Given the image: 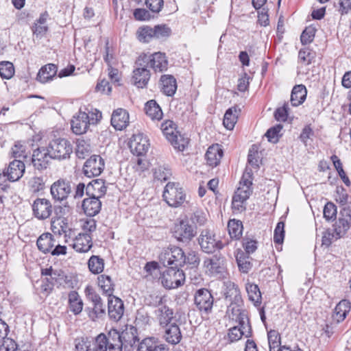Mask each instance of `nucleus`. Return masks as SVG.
I'll use <instances>...</instances> for the list:
<instances>
[{
	"label": "nucleus",
	"mask_w": 351,
	"mask_h": 351,
	"mask_svg": "<svg viewBox=\"0 0 351 351\" xmlns=\"http://www.w3.org/2000/svg\"><path fill=\"white\" fill-rule=\"evenodd\" d=\"M47 147L53 160L69 159L73 153V145L69 140L64 138L51 140Z\"/></svg>",
	"instance_id": "1"
},
{
	"label": "nucleus",
	"mask_w": 351,
	"mask_h": 351,
	"mask_svg": "<svg viewBox=\"0 0 351 351\" xmlns=\"http://www.w3.org/2000/svg\"><path fill=\"white\" fill-rule=\"evenodd\" d=\"M172 234L177 241L186 245L197 234L196 228L187 219H182L174 224Z\"/></svg>",
	"instance_id": "2"
},
{
	"label": "nucleus",
	"mask_w": 351,
	"mask_h": 351,
	"mask_svg": "<svg viewBox=\"0 0 351 351\" xmlns=\"http://www.w3.org/2000/svg\"><path fill=\"white\" fill-rule=\"evenodd\" d=\"M85 293L88 300L93 304V307H86L85 308V311L87 313L89 318L93 321H95L97 319L104 317L106 314V306L100 295L89 287L86 288Z\"/></svg>",
	"instance_id": "3"
},
{
	"label": "nucleus",
	"mask_w": 351,
	"mask_h": 351,
	"mask_svg": "<svg viewBox=\"0 0 351 351\" xmlns=\"http://www.w3.org/2000/svg\"><path fill=\"white\" fill-rule=\"evenodd\" d=\"M164 200L171 207L180 206L186 199V194L178 183L168 182L163 191Z\"/></svg>",
	"instance_id": "4"
},
{
	"label": "nucleus",
	"mask_w": 351,
	"mask_h": 351,
	"mask_svg": "<svg viewBox=\"0 0 351 351\" xmlns=\"http://www.w3.org/2000/svg\"><path fill=\"white\" fill-rule=\"evenodd\" d=\"M198 243L202 251L206 254H213L224 247L226 243L215 239V234L208 229L203 230L199 237Z\"/></svg>",
	"instance_id": "5"
},
{
	"label": "nucleus",
	"mask_w": 351,
	"mask_h": 351,
	"mask_svg": "<svg viewBox=\"0 0 351 351\" xmlns=\"http://www.w3.org/2000/svg\"><path fill=\"white\" fill-rule=\"evenodd\" d=\"M206 273L213 277L221 278L226 272V258L220 253L204 261Z\"/></svg>",
	"instance_id": "6"
},
{
	"label": "nucleus",
	"mask_w": 351,
	"mask_h": 351,
	"mask_svg": "<svg viewBox=\"0 0 351 351\" xmlns=\"http://www.w3.org/2000/svg\"><path fill=\"white\" fill-rule=\"evenodd\" d=\"M184 252L178 246L173 245L168 248L160 257L163 265L167 267L180 269L184 265Z\"/></svg>",
	"instance_id": "7"
},
{
	"label": "nucleus",
	"mask_w": 351,
	"mask_h": 351,
	"mask_svg": "<svg viewBox=\"0 0 351 351\" xmlns=\"http://www.w3.org/2000/svg\"><path fill=\"white\" fill-rule=\"evenodd\" d=\"M160 280L162 285L166 289H176L184 284L185 274L180 269L168 267L163 271Z\"/></svg>",
	"instance_id": "8"
},
{
	"label": "nucleus",
	"mask_w": 351,
	"mask_h": 351,
	"mask_svg": "<svg viewBox=\"0 0 351 351\" xmlns=\"http://www.w3.org/2000/svg\"><path fill=\"white\" fill-rule=\"evenodd\" d=\"M145 62L140 56L135 61V69L132 77V83L138 88H144L150 79V71L147 69Z\"/></svg>",
	"instance_id": "9"
},
{
	"label": "nucleus",
	"mask_w": 351,
	"mask_h": 351,
	"mask_svg": "<svg viewBox=\"0 0 351 351\" xmlns=\"http://www.w3.org/2000/svg\"><path fill=\"white\" fill-rule=\"evenodd\" d=\"M214 298L210 291L205 288L199 289L194 295V304L202 313L208 315L212 312Z\"/></svg>",
	"instance_id": "10"
},
{
	"label": "nucleus",
	"mask_w": 351,
	"mask_h": 351,
	"mask_svg": "<svg viewBox=\"0 0 351 351\" xmlns=\"http://www.w3.org/2000/svg\"><path fill=\"white\" fill-rule=\"evenodd\" d=\"M74 186L72 182L60 178L52 184L50 192L54 200L61 202L67 199Z\"/></svg>",
	"instance_id": "11"
},
{
	"label": "nucleus",
	"mask_w": 351,
	"mask_h": 351,
	"mask_svg": "<svg viewBox=\"0 0 351 351\" xmlns=\"http://www.w3.org/2000/svg\"><path fill=\"white\" fill-rule=\"evenodd\" d=\"M139 56L143 59L146 65L155 72H163L168 68V60L164 53L156 52L151 55L143 53Z\"/></svg>",
	"instance_id": "12"
},
{
	"label": "nucleus",
	"mask_w": 351,
	"mask_h": 351,
	"mask_svg": "<svg viewBox=\"0 0 351 351\" xmlns=\"http://www.w3.org/2000/svg\"><path fill=\"white\" fill-rule=\"evenodd\" d=\"M105 162L99 155H93L83 165V173L88 178L99 176L104 171Z\"/></svg>",
	"instance_id": "13"
},
{
	"label": "nucleus",
	"mask_w": 351,
	"mask_h": 351,
	"mask_svg": "<svg viewBox=\"0 0 351 351\" xmlns=\"http://www.w3.org/2000/svg\"><path fill=\"white\" fill-rule=\"evenodd\" d=\"M340 215L339 219L333 224L332 228L337 238L344 237L351 227V209L349 207L343 208Z\"/></svg>",
	"instance_id": "14"
},
{
	"label": "nucleus",
	"mask_w": 351,
	"mask_h": 351,
	"mask_svg": "<svg viewBox=\"0 0 351 351\" xmlns=\"http://www.w3.org/2000/svg\"><path fill=\"white\" fill-rule=\"evenodd\" d=\"M53 159L47 147H40L34 149L32 156L31 162L38 170L47 168L50 160Z\"/></svg>",
	"instance_id": "15"
},
{
	"label": "nucleus",
	"mask_w": 351,
	"mask_h": 351,
	"mask_svg": "<svg viewBox=\"0 0 351 351\" xmlns=\"http://www.w3.org/2000/svg\"><path fill=\"white\" fill-rule=\"evenodd\" d=\"M149 145V139L141 133L134 134L129 142L131 152L137 156L145 154Z\"/></svg>",
	"instance_id": "16"
},
{
	"label": "nucleus",
	"mask_w": 351,
	"mask_h": 351,
	"mask_svg": "<svg viewBox=\"0 0 351 351\" xmlns=\"http://www.w3.org/2000/svg\"><path fill=\"white\" fill-rule=\"evenodd\" d=\"M32 210L35 217L43 220L51 216L53 212V207L49 199L37 198L32 204Z\"/></svg>",
	"instance_id": "17"
},
{
	"label": "nucleus",
	"mask_w": 351,
	"mask_h": 351,
	"mask_svg": "<svg viewBox=\"0 0 351 351\" xmlns=\"http://www.w3.org/2000/svg\"><path fill=\"white\" fill-rule=\"evenodd\" d=\"M124 313L123 302L118 297L112 295L108 298V314L110 319L119 321Z\"/></svg>",
	"instance_id": "18"
},
{
	"label": "nucleus",
	"mask_w": 351,
	"mask_h": 351,
	"mask_svg": "<svg viewBox=\"0 0 351 351\" xmlns=\"http://www.w3.org/2000/svg\"><path fill=\"white\" fill-rule=\"evenodd\" d=\"M25 162L22 160L14 159L10 162L5 171H3L4 176L11 182L19 180L23 175L25 169Z\"/></svg>",
	"instance_id": "19"
},
{
	"label": "nucleus",
	"mask_w": 351,
	"mask_h": 351,
	"mask_svg": "<svg viewBox=\"0 0 351 351\" xmlns=\"http://www.w3.org/2000/svg\"><path fill=\"white\" fill-rule=\"evenodd\" d=\"M87 116L85 112L80 110L78 113L73 116L71 122V130L77 135H81L86 133L90 126V122L87 121Z\"/></svg>",
	"instance_id": "20"
},
{
	"label": "nucleus",
	"mask_w": 351,
	"mask_h": 351,
	"mask_svg": "<svg viewBox=\"0 0 351 351\" xmlns=\"http://www.w3.org/2000/svg\"><path fill=\"white\" fill-rule=\"evenodd\" d=\"M252 176L253 173L252 170L246 168L241 180L239 182V186L235 193L242 195V198L248 199L252 193Z\"/></svg>",
	"instance_id": "21"
},
{
	"label": "nucleus",
	"mask_w": 351,
	"mask_h": 351,
	"mask_svg": "<svg viewBox=\"0 0 351 351\" xmlns=\"http://www.w3.org/2000/svg\"><path fill=\"white\" fill-rule=\"evenodd\" d=\"M111 125L117 130L125 129L129 123V113L123 108L114 110L111 116Z\"/></svg>",
	"instance_id": "22"
},
{
	"label": "nucleus",
	"mask_w": 351,
	"mask_h": 351,
	"mask_svg": "<svg viewBox=\"0 0 351 351\" xmlns=\"http://www.w3.org/2000/svg\"><path fill=\"white\" fill-rule=\"evenodd\" d=\"M121 341L123 342V348L129 350L130 348L139 341L137 328L130 326L120 332Z\"/></svg>",
	"instance_id": "23"
},
{
	"label": "nucleus",
	"mask_w": 351,
	"mask_h": 351,
	"mask_svg": "<svg viewBox=\"0 0 351 351\" xmlns=\"http://www.w3.org/2000/svg\"><path fill=\"white\" fill-rule=\"evenodd\" d=\"M224 297L226 301L229 302L243 303L240 289L237 285L232 281L224 282Z\"/></svg>",
	"instance_id": "24"
},
{
	"label": "nucleus",
	"mask_w": 351,
	"mask_h": 351,
	"mask_svg": "<svg viewBox=\"0 0 351 351\" xmlns=\"http://www.w3.org/2000/svg\"><path fill=\"white\" fill-rule=\"evenodd\" d=\"M156 319L160 326H165L169 324L173 319V311L164 303L154 311Z\"/></svg>",
	"instance_id": "25"
},
{
	"label": "nucleus",
	"mask_w": 351,
	"mask_h": 351,
	"mask_svg": "<svg viewBox=\"0 0 351 351\" xmlns=\"http://www.w3.org/2000/svg\"><path fill=\"white\" fill-rule=\"evenodd\" d=\"M107 186L103 179H95L90 182L86 187V194L88 196L101 197L105 195Z\"/></svg>",
	"instance_id": "26"
},
{
	"label": "nucleus",
	"mask_w": 351,
	"mask_h": 351,
	"mask_svg": "<svg viewBox=\"0 0 351 351\" xmlns=\"http://www.w3.org/2000/svg\"><path fill=\"white\" fill-rule=\"evenodd\" d=\"M161 92L168 96L172 97L177 90V81L171 75H162L160 79Z\"/></svg>",
	"instance_id": "27"
},
{
	"label": "nucleus",
	"mask_w": 351,
	"mask_h": 351,
	"mask_svg": "<svg viewBox=\"0 0 351 351\" xmlns=\"http://www.w3.org/2000/svg\"><path fill=\"white\" fill-rule=\"evenodd\" d=\"M99 198L100 197L94 196H88V197L83 200L82 208L86 215L94 217L100 212L101 202Z\"/></svg>",
	"instance_id": "28"
},
{
	"label": "nucleus",
	"mask_w": 351,
	"mask_h": 351,
	"mask_svg": "<svg viewBox=\"0 0 351 351\" xmlns=\"http://www.w3.org/2000/svg\"><path fill=\"white\" fill-rule=\"evenodd\" d=\"M71 245L76 252H86L93 245L92 237L88 233L79 234Z\"/></svg>",
	"instance_id": "29"
},
{
	"label": "nucleus",
	"mask_w": 351,
	"mask_h": 351,
	"mask_svg": "<svg viewBox=\"0 0 351 351\" xmlns=\"http://www.w3.org/2000/svg\"><path fill=\"white\" fill-rule=\"evenodd\" d=\"M350 311V303L347 300H341L335 306L332 314V320L337 325L343 322Z\"/></svg>",
	"instance_id": "30"
},
{
	"label": "nucleus",
	"mask_w": 351,
	"mask_h": 351,
	"mask_svg": "<svg viewBox=\"0 0 351 351\" xmlns=\"http://www.w3.org/2000/svg\"><path fill=\"white\" fill-rule=\"evenodd\" d=\"M223 155V152L218 144L210 146L205 154L207 164L212 167H217L220 163Z\"/></svg>",
	"instance_id": "31"
},
{
	"label": "nucleus",
	"mask_w": 351,
	"mask_h": 351,
	"mask_svg": "<svg viewBox=\"0 0 351 351\" xmlns=\"http://www.w3.org/2000/svg\"><path fill=\"white\" fill-rule=\"evenodd\" d=\"M163 327L165 328L164 337L168 343L176 345L180 342L182 334L178 324L170 323Z\"/></svg>",
	"instance_id": "32"
},
{
	"label": "nucleus",
	"mask_w": 351,
	"mask_h": 351,
	"mask_svg": "<svg viewBox=\"0 0 351 351\" xmlns=\"http://www.w3.org/2000/svg\"><path fill=\"white\" fill-rule=\"evenodd\" d=\"M137 351H169L167 346L159 343L154 337L144 339L138 346Z\"/></svg>",
	"instance_id": "33"
},
{
	"label": "nucleus",
	"mask_w": 351,
	"mask_h": 351,
	"mask_svg": "<svg viewBox=\"0 0 351 351\" xmlns=\"http://www.w3.org/2000/svg\"><path fill=\"white\" fill-rule=\"evenodd\" d=\"M307 90L304 85L298 84L293 86L291 93V104L297 107L302 104L306 99Z\"/></svg>",
	"instance_id": "34"
},
{
	"label": "nucleus",
	"mask_w": 351,
	"mask_h": 351,
	"mask_svg": "<svg viewBox=\"0 0 351 351\" xmlns=\"http://www.w3.org/2000/svg\"><path fill=\"white\" fill-rule=\"evenodd\" d=\"M108 341V351H122L123 342L121 341L120 332L115 330L111 329L107 335H106Z\"/></svg>",
	"instance_id": "35"
},
{
	"label": "nucleus",
	"mask_w": 351,
	"mask_h": 351,
	"mask_svg": "<svg viewBox=\"0 0 351 351\" xmlns=\"http://www.w3.org/2000/svg\"><path fill=\"white\" fill-rule=\"evenodd\" d=\"M56 241L51 233L42 234L37 239L36 245L38 250L45 253H49L55 245Z\"/></svg>",
	"instance_id": "36"
},
{
	"label": "nucleus",
	"mask_w": 351,
	"mask_h": 351,
	"mask_svg": "<svg viewBox=\"0 0 351 351\" xmlns=\"http://www.w3.org/2000/svg\"><path fill=\"white\" fill-rule=\"evenodd\" d=\"M57 66L54 64H47L41 67L39 70L36 80L41 83L47 82L51 80L57 73Z\"/></svg>",
	"instance_id": "37"
},
{
	"label": "nucleus",
	"mask_w": 351,
	"mask_h": 351,
	"mask_svg": "<svg viewBox=\"0 0 351 351\" xmlns=\"http://www.w3.org/2000/svg\"><path fill=\"white\" fill-rule=\"evenodd\" d=\"M240 109L237 110V106L228 108L223 117V123L228 130H232L237 121Z\"/></svg>",
	"instance_id": "38"
},
{
	"label": "nucleus",
	"mask_w": 351,
	"mask_h": 351,
	"mask_svg": "<svg viewBox=\"0 0 351 351\" xmlns=\"http://www.w3.org/2000/svg\"><path fill=\"white\" fill-rule=\"evenodd\" d=\"M98 285L108 297L113 295L114 284L108 275L101 274L98 276Z\"/></svg>",
	"instance_id": "39"
},
{
	"label": "nucleus",
	"mask_w": 351,
	"mask_h": 351,
	"mask_svg": "<svg viewBox=\"0 0 351 351\" xmlns=\"http://www.w3.org/2000/svg\"><path fill=\"white\" fill-rule=\"evenodd\" d=\"M145 111L152 120H160L163 115L160 106L155 100H149L145 104Z\"/></svg>",
	"instance_id": "40"
},
{
	"label": "nucleus",
	"mask_w": 351,
	"mask_h": 351,
	"mask_svg": "<svg viewBox=\"0 0 351 351\" xmlns=\"http://www.w3.org/2000/svg\"><path fill=\"white\" fill-rule=\"evenodd\" d=\"M243 302H229L227 308V314L232 319L238 320V319L247 314V312L243 308Z\"/></svg>",
	"instance_id": "41"
},
{
	"label": "nucleus",
	"mask_w": 351,
	"mask_h": 351,
	"mask_svg": "<svg viewBox=\"0 0 351 351\" xmlns=\"http://www.w3.org/2000/svg\"><path fill=\"white\" fill-rule=\"evenodd\" d=\"M69 308L75 315L80 313L83 308V302L76 291H71L69 294Z\"/></svg>",
	"instance_id": "42"
},
{
	"label": "nucleus",
	"mask_w": 351,
	"mask_h": 351,
	"mask_svg": "<svg viewBox=\"0 0 351 351\" xmlns=\"http://www.w3.org/2000/svg\"><path fill=\"white\" fill-rule=\"evenodd\" d=\"M136 37L141 43H149L154 38V27L148 25H143L138 28Z\"/></svg>",
	"instance_id": "43"
},
{
	"label": "nucleus",
	"mask_w": 351,
	"mask_h": 351,
	"mask_svg": "<svg viewBox=\"0 0 351 351\" xmlns=\"http://www.w3.org/2000/svg\"><path fill=\"white\" fill-rule=\"evenodd\" d=\"M89 270L95 274L101 273L104 269V260L99 256L93 255L88 261Z\"/></svg>",
	"instance_id": "44"
},
{
	"label": "nucleus",
	"mask_w": 351,
	"mask_h": 351,
	"mask_svg": "<svg viewBox=\"0 0 351 351\" xmlns=\"http://www.w3.org/2000/svg\"><path fill=\"white\" fill-rule=\"evenodd\" d=\"M228 230L232 239H239L242 234V222L236 219L230 220L228 223Z\"/></svg>",
	"instance_id": "45"
},
{
	"label": "nucleus",
	"mask_w": 351,
	"mask_h": 351,
	"mask_svg": "<svg viewBox=\"0 0 351 351\" xmlns=\"http://www.w3.org/2000/svg\"><path fill=\"white\" fill-rule=\"evenodd\" d=\"M246 291L250 300L252 301L255 306H258L261 303V293L257 285L253 283L247 284Z\"/></svg>",
	"instance_id": "46"
},
{
	"label": "nucleus",
	"mask_w": 351,
	"mask_h": 351,
	"mask_svg": "<svg viewBox=\"0 0 351 351\" xmlns=\"http://www.w3.org/2000/svg\"><path fill=\"white\" fill-rule=\"evenodd\" d=\"M91 351H107L108 350V341L106 334L98 335L94 340H91Z\"/></svg>",
	"instance_id": "47"
},
{
	"label": "nucleus",
	"mask_w": 351,
	"mask_h": 351,
	"mask_svg": "<svg viewBox=\"0 0 351 351\" xmlns=\"http://www.w3.org/2000/svg\"><path fill=\"white\" fill-rule=\"evenodd\" d=\"M160 129L163 134L167 138L171 141L174 137H176V124L171 120H166L162 123Z\"/></svg>",
	"instance_id": "48"
},
{
	"label": "nucleus",
	"mask_w": 351,
	"mask_h": 351,
	"mask_svg": "<svg viewBox=\"0 0 351 351\" xmlns=\"http://www.w3.org/2000/svg\"><path fill=\"white\" fill-rule=\"evenodd\" d=\"M315 57L316 53L308 47L301 49L298 53L300 61L305 65H309L314 62Z\"/></svg>",
	"instance_id": "49"
},
{
	"label": "nucleus",
	"mask_w": 351,
	"mask_h": 351,
	"mask_svg": "<svg viewBox=\"0 0 351 351\" xmlns=\"http://www.w3.org/2000/svg\"><path fill=\"white\" fill-rule=\"evenodd\" d=\"M249 256L244 252H239L236 256V261L239 270L243 273H247L252 267Z\"/></svg>",
	"instance_id": "50"
},
{
	"label": "nucleus",
	"mask_w": 351,
	"mask_h": 351,
	"mask_svg": "<svg viewBox=\"0 0 351 351\" xmlns=\"http://www.w3.org/2000/svg\"><path fill=\"white\" fill-rule=\"evenodd\" d=\"M189 221V223L193 225V226H195L197 228V226H202L204 225L207 219L205 213L202 210H195L190 216L189 219H187Z\"/></svg>",
	"instance_id": "51"
},
{
	"label": "nucleus",
	"mask_w": 351,
	"mask_h": 351,
	"mask_svg": "<svg viewBox=\"0 0 351 351\" xmlns=\"http://www.w3.org/2000/svg\"><path fill=\"white\" fill-rule=\"evenodd\" d=\"M269 351H277L278 348H282L280 346V335L278 331L271 330L267 333Z\"/></svg>",
	"instance_id": "52"
},
{
	"label": "nucleus",
	"mask_w": 351,
	"mask_h": 351,
	"mask_svg": "<svg viewBox=\"0 0 351 351\" xmlns=\"http://www.w3.org/2000/svg\"><path fill=\"white\" fill-rule=\"evenodd\" d=\"M12 156L16 160H21V158H23V161L25 162H27V161H29L25 146L20 142L16 143L12 147Z\"/></svg>",
	"instance_id": "53"
},
{
	"label": "nucleus",
	"mask_w": 351,
	"mask_h": 351,
	"mask_svg": "<svg viewBox=\"0 0 351 351\" xmlns=\"http://www.w3.org/2000/svg\"><path fill=\"white\" fill-rule=\"evenodd\" d=\"M167 300L165 296L158 295L156 293L149 294L145 298V304L147 306L155 307L158 308L164 303H166Z\"/></svg>",
	"instance_id": "54"
},
{
	"label": "nucleus",
	"mask_w": 351,
	"mask_h": 351,
	"mask_svg": "<svg viewBox=\"0 0 351 351\" xmlns=\"http://www.w3.org/2000/svg\"><path fill=\"white\" fill-rule=\"evenodd\" d=\"M184 265H187L190 268H197L200 263V258L197 252L190 250L186 254L184 253Z\"/></svg>",
	"instance_id": "55"
},
{
	"label": "nucleus",
	"mask_w": 351,
	"mask_h": 351,
	"mask_svg": "<svg viewBox=\"0 0 351 351\" xmlns=\"http://www.w3.org/2000/svg\"><path fill=\"white\" fill-rule=\"evenodd\" d=\"M154 38L163 40L169 37L171 34V29L165 24L157 25L154 27Z\"/></svg>",
	"instance_id": "56"
},
{
	"label": "nucleus",
	"mask_w": 351,
	"mask_h": 351,
	"mask_svg": "<svg viewBox=\"0 0 351 351\" xmlns=\"http://www.w3.org/2000/svg\"><path fill=\"white\" fill-rule=\"evenodd\" d=\"M236 322L239 323L238 327L240 329V331L243 332L244 337H250L252 336V326L247 314L238 319V320H236Z\"/></svg>",
	"instance_id": "57"
},
{
	"label": "nucleus",
	"mask_w": 351,
	"mask_h": 351,
	"mask_svg": "<svg viewBox=\"0 0 351 351\" xmlns=\"http://www.w3.org/2000/svg\"><path fill=\"white\" fill-rule=\"evenodd\" d=\"M171 176V171L167 166H158L154 170V178L161 182L166 181Z\"/></svg>",
	"instance_id": "58"
},
{
	"label": "nucleus",
	"mask_w": 351,
	"mask_h": 351,
	"mask_svg": "<svg viewBox=\"0 0 351 351\" xmlns=\"http://www.w3.org/2000/svg\"><path fill=\"white\" fill-rule=\"evenodd\" d=\"M76 155L79 158H84L90 151V145L85 140L78 138L76 142Z\"/></svg>",
	"instance_id": "59"
},
{
	"label": "nucleus",
	"mask_w": 351,
	"mask_h": 351,
	"mask_svg": "<svg viewBox=\"0 0 351 351\" xmlns=\"http://www.w3.org/2000/svg\"><path fill=\"white\" fill-rule=\"evenodd\" d=\"M14 73V65L10 62H0V75L3 79H10Z\"/></svg>",
	"instance_id": "60"
},
{
	"label": "nucleus",
	"mask_w": 351,
	"mask_h": 351,
	"mask_svg": "<svg viewBox=\"0 0 351 351\" xmlns=\"http://www.w3.org/2000/svg\"><path fill=\"white\" fill-rule=\"evenodd\" d=\"M60 276H53L51 277H45L41 285V289L43 291L46 293H50L53 287L58 284V277Z\"/></svg>",
	"instance_id": "61"
},
{
	"label": "nucleus",
	"mask_w": 351,
	"mask_h": 351,
	"mask_svg": "<svg viewBox=\"0 0 351 351\" xmlns=\"http://www.w3.org/2000/svg\"><path fill=\"white\" fill-rule=\"evenodd\" d=\"M91 340L88 337L77 338L75 339V351H91Z\"/></svg>",
	"instance_id": "62"
},
{
	"label": "nucleus",
	"mask_w": 351,
	"mask_h": 351,
	"mask_svg": "<svg viewBox=\"0 0 351 351\" xmlns=\"http://www.w3.org/2000/svg\"><path fill=\"white\" fill-rule=\"evenodd\" d=\"M84 112L88 117L87 121L90 122V125H97L102 117L101 112L96 108H86Z\"/></svg>",
	"instance_id": "63"
},
{
	"label": "nucleus",
	"mask_w": 351,
	"mask_h": 351,
	"mask_svg": "<svg viewBox=\"0 0 351 351\" xmlns=\"http://www.w3.org/2000/svg\"><path fill=\"white\" fill-rule=\"evenodd\" d=\"M282 129V125L281 124H277L275 126L270 128L265 133V136L268 141L274 143H277L280 136L279 133Z\"/></svg>",
	"instance_id": "64"
}]
</instances>
